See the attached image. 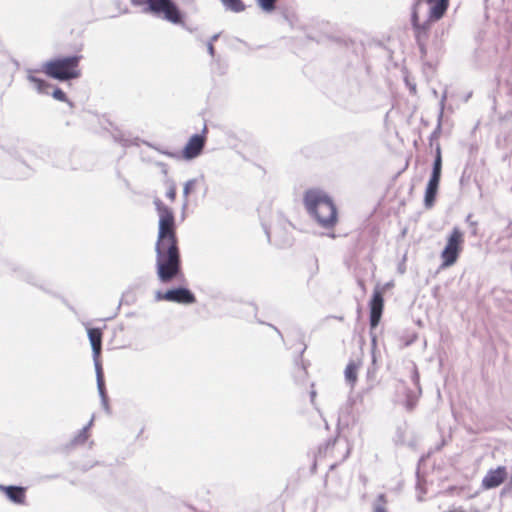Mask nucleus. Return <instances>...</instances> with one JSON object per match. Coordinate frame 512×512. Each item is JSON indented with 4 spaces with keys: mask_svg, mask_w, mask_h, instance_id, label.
I'll use <instances>...</instances> for the list:
<instances>
[{
    "mask_svg": "<svg viewBox=\"0 0 512 512\" xmlns=\"http://www.w3.org/2000/svg\"><path fill=\"white\" fill-rule=\"evenodd\" d=\"M153 204L159 216L155 244L156 274L161 283L167 284L183 276L175 215L159 198H155Z\"/></svg>",
    "mask_w": 512,
    "mask_h": 512,
    "instance_id": "1",
    "label": "nucleus"
},
{
    "mask_svg": "<svg viewBox=\"0 0 512 512\" xmlns=\"http://www.w3.org/2000/svg\"><path fill=\"white\" fill-rule=\"evenodd\" d=\"M304 204L309 214L326 229L333 228L338 220V212L330 196L318 189L307 190Z\"/></svg>",
    "mask_w": 512,
    "mask_h": 512,
    "instance_id": "2",
    "label": "nucleus"
},
{
    "mask_svg": "<svg viewBox=\"0 0 512 512\" xmlns=\"http://www.w3.org/2000/svg\"><path fill=\"white\" fill-rule=\"evenodd\" d=\"M81 58V55L57 57L45 62L42 71L52 79L62 82L70 81L79 78L81 75L79 70Z\"/></svg>",
    "mask_w": 512,
    "mask_h": 512,
    "instance_id": "3",
    "label": "nucleus"
},
{
    "mask_svg": "<svg viewBox=\"0 0 512 512\" xmlns=\"http://www.w3.org/2000/svg\"><path fill=\"white\" fill-rule=\"evenodd\" d=\"M134 6H142L145 13L161 17L174 25L184 23V13L174 0H130Z\"/></svg>",
    "mask_w": 512,
    "mask_h": 512,
    "instance_id": "4",
    "label": "nucleus"
},
{
    "mask_svg": "<svg viewBox=\"0 0 512 512\" xmlns=\"http://www.w3.org/2000/svg\"><path fill=\"white\" fill-rule=\"evenodd\" d=\"M442 174V155L440 145L437 144L435 150V157L432 164V171L425 188L424 193V206L430 209L434 206L436 197L439 190L440 180Z\"/></svg>",
    "mask_w": 512,
    "mask_h": 512,
    "instance_id": "5",
    "label": "nucleus"
},
{
    "mask_svg": "<svg viewBox=\"0 0 512 512\" xmlns=\"http://www.w3.org/2000/svg\"><path fill=\"white\" fill-rule=\"evenodd\" d=\"M462 242V231L457 227L453 228L441 253L442 267H450L456 263L461 251Z\"/></svg>",
    "mask_w": 512,
    "mask_h": 512,
    "instance_id": "6",
    "label": "nucleus"
},
{
    "mask_svg": "<svg viewBox=\"0 0 512 512\" xmlns=\"http://www.w3.org/2000/svg\"><path fill=\"white\" fill-rule=\"evenodd\" d=\"M208 129L204 125L202 132L192 135L182 150V157L185 160H192L200 156L206 144V133Z\"/></svg>",
    "mask_w": 512,
    "mask_h": 512,
    "instance_id": "7",
    "label": "nucleus"
},
{
    "mask_svg": "<svg viewBox=\"0 0 512 512\" xmlns=\"http://www.w3.org/2000/svg\"><path fill=\"white\" fill-rule=\"evenodd\" d=\"M384 308V298L382 292L376 288L369 301V324L371 329H375L382 317Z\"/></svg>",
    "mask_w": 512,
    "mask_h": 512,
    "instance_id": "8",
    "label": "nucleus"
},
{
    "mask_svg": "<svg viewBox=\"0 0 512 512\" xmlns=\"http://www.w3.org/2000/svg\"><path fill=\"white\" fill-rule=\"evenodd\" d=\"M166 301L178 304H194L196 297L187 287L179 286L165 291Z\"/></svg>",
    "mask_w": 512,
    "mask_h": 512,
    "instance_id": "9",
    "label": "nucleus"
},
{
    "mask_svg": "<svg viewBox=\"0 0 512 512\" xmlns=\"http://www.w3.org/2000/svg\"><path fill=\"white\" fill-rule=\"evenodd\" d=\"M12 270L17 279L23 280L30 285L36 286L48 292V289L45 287V281L42 280L41 277L32 269L23 265H17L13 267Z\"/></svg>",
    "mask_w": 512,
    "mask_h": 512,
    "instance_id": "10",
    "label": "nucleus"
},
{
    "mask_svg": "<svg viewBox=\"0 0 512 512\" xmlns=\"http://www.w3.org/2000/svg\"><path fill=\"white\" fill-rule=\"evenodd\" d=\"M508 473L505 466H498L495 469H490L482 479V488L491 490L499 487L507 479Z\"/></svg>",
    "mask_w": 512,
    "mask_h": 512,
    "instance_id": "11",
    "label": "nucleus"
},
{
    "mask_svg": "<svg viewBox=\"0 0 512 512\" xmlns=\"http://www.w3.org/2000/svg\"><path fill=\"white\" fill-rule=\"evenodd\" d=\"M87 334L92 348L95 372L103 371L99 359L102 350V331L99 328H88Z\"/></svg>",
    "mask_w": 512,
    "mask_h": 512,
    "instance_id": "12",
    "label": "nucleus"
},
{
    "mask_svg": "<svg viewBox=\"0 0 512 512\" xmlns=\"http://www.w3.org/2000/svg\"><path fill=\"white\" fill-rule=\"evenodd\" d=\"M0 491L4 492L6 497L15 504H24L26 498V488L22 486L0 484Z\"/></svg>",
    "mask_w": 512,
    "mask_h": 512,
    "instance_id": "13",
    "label": "nucleus"
},
{
    "mask_svg": "<svg viewBox=\"0 0 512 512\" xmlns=\"http://www.w3.org/2000/svg\"><path fill=\"white\" fill-rule=\"evenodd\" d=\"M430 4L429 18L437 21L441 19L449 5V0H426Z\"/></svg>",
    "mask_w": 512,
    "mask_h": 512,
    "instance_id": "14",
    "label": "nucleus"
},
{
    "mask_svg": "<svg viewBox=\"0 0 512 512\" xmlns=\"http://www.w3.org/2000/svg\"><path fill=\"white\" fill-rule=\"evenodd\" d=\"M96 381H97L98 393H99V396L101 398L102 407L104 408V410L107 413H109L110 412V407H109V403H108V395H107V392H106L103 371H97L96 372Z\"/></svg>",
    "mask_w": 512,
    "mask_h": 512,
    "instance_id": "15",
    "label": "nucleus"
},
{
    "mask_svg": "<svg viewBox=\"0 0 512 512\" xmlns=\"http://www.w3.org/2000/svg\"><path fill=\"white\" fill-rule=\"evenodd\" d=\"M27 79L34 84L35 89L40 94H49V89L52 85L44 79L34 76L31 71L27 75Z\"/></svg>",
    "mask_w": 512,
    "mask_h": 512,
    "instance_id": "16",
    "label": "nucleus"
},
{
    "mask_svg": "<svg viewBox=\"0 0 512 512\" xmlns=\"http://www.w3.org/2000/svg\"><path fill=\"white\" fill-rule=\"evenodd\" d=\"M446 99H447V91H444V93L442 94L441 100H440V111H439V115H438V123H437L435 130L431 133V135L429 137L431 145H432V142L434 140L438 139L440 136L441 121H442V116H443V112H444V106H445Z\"/></svg>",
    "mask_w": 512,
    "mask_h": 512,
    "instance_id": "17",
    "label": "nucleus"
},
{
    "mask_svg": "<svg viewBox=\"0 0 512 512\" xmlns=\"http://www.w3.org/2000/svg\"><path fill=\"white\" fill-rule=\"evenodd\" d=\"M358 364L355 361H350L344 371L345 380L351 386L354 387L357 381Z\"/></svg>",
    "mask_w": 512,
    "mask_h": 512,
    "instance_id": "18",
    "label": "nucleus"
},
{
    "mask_svg": "<svg viewBox=\"0 0 512 512\" xmlns=\"http://www.w3.org/2000/svg\"><path fill=\"white\" fill-rule=\"evenodd\" d=\"M197 179L193 178L185 182L183 187V204H182V211L184 212L185 209L188 207V197L192 190L194 189L195 185L197 184Z\"/></svg>",
    "mask_w": 512,
    "mask_h": 512,
    "instance_id": "19",
    "label": "nucleus"
},
{
    "mask_svg": "<svg viewBox=\"0 0 512 512\" xmlns=\"http://www.w3.org/2000/svg\"><path fill=\"white\" fill-rule=\"evenodd\" d=\"M221 2L226 9L235 13H239L245 10V5L242 0H221Z\"/></svg>",
    "mask_w": 512,
    "mask_h": 512,
    "instance_id": "20",
    "label": "nucleus"
},
{
    "mask_svg": "<svg viewBox=\"0 0 512 512\" xmlns=\"http://www.w3.org/2000/svg\"><path fill=\"white\" fill-rule=\"evenodd\" d=\"M415 32V39H426L428 30L430 29V21L427 20L423 23H419L417 26L413 27Z\"/></svg>",
    "mask_w": 512,
    "mask_h": 512,
    "instance_id": "21",
    "label": "nucleus"
},
{
    "mask_svg": "<svg viewBox=\"0 0 512 512\" xmlns=\"http://www.w3.org/2000/svg\"><path fill=\"white\" fill-rule=\"evenodd\" d=\"M279 0H256L257 5L262 11L271 13L276 9L277 2Z\"/></svg>",
    "mask_w": 512,
    "mask_h": 512,
    "instance_id": "22",
    "label": "nucleus"
},
{
    "mask_svg": "<svg viewBox=\"0 0 512 512\" xmlns=\"http://www.w3.org/2000/svg\"><path fill=\"white\" fill-rule=\"evenodd\" d=\"M89 438V433L86 432V429H81L78 431V433L73 437L71 440L72 446L82 445L84 444Z\"/></svg>",
    "mask_w": 512,
    "mask_h": 512,
    "instance_id": "23",
    "label": "nucleus"
},
{
    "mask_svg": "<svg viewBox=\"0 0 512 512\" xmlns=\"http://www.w3.org/2000/svg\"><path fill=\"white\" fill-rule=\"evenodd\" d=\"M52 97L58 101L67 102L71 107L73 106V103L68 100L66 93L61 88H54Z\"/></svg>",
    "mask_w": 512,
    "mask_h": 512,
    "instance_id": "24",
    "label": "nucleus"
},
{
    "mask_svg": "<svg viewBox=\"0 0 512 512\" xmlns=\"http://www.w3.org/2000/svg\"><path fill=\"white\" fill-rule=\"evenodd\" d=\"M367 380L370 382L369 387L372 388L374 386L376 380V367H375V359H373L371 365L367 368Z\"/></svg>",
    "mask_w": 512,
    "mask_h": 512,
    "instance_id": "25",
    "label": "nucleus"
},
{
    "mask_svg": "<svg viewBox=\"0 0 512 512\" xmlns=\"http://www.w3.org/2000/svg\"><path fill=\"white\" fill-rule=\"evenodd\" d=\"M407 399H406V408L408 410H412L416 404V399L413 395V392L411 390H409L407 392V395H406Z\"/></svg>",
    "mask_w": 512,
    "mask_h": 512,
    "instance_id": "26",
    "label": "nucleus"
},
{
    "mask_svg": "<svg viewBox=\"0 0 512 512\" xmlns=\"http://www.w3.org/2000/svg\"><path fill=\"white\" fill-rule=\"evenodd\" d=\"M418 4H419V2L415 3L413 5V8H412V13H411V24H412V27L417 26L420 23L419 22L418 12H417Z\"/></svg>",
    "mask_w": 512,
    "mask_h": 512,
    "instance_id": "27",
    "label": "nucleus"
},
{
    "mask_svg": "<svg viewBox=\"0 0 512 512\" xmlns=\"http://www.w3.org/2000/svg\"><path fill=\"white\" fill-rule=\"evenodd\" d=\"M466 223L469 225V227L471 228V234L472 235H477V221H474L472 219V214H469L467 217H466Z\"/></svg>",
    "mask_w": 512,
    "mask_h": 512,
    "instance_id": "28",
    "label": "nucleus"
},
{
    "mask_svg": "<svg viewBox=\"0 0 512 512\" xmlns=\"http://www.w3.org/2000/svg\"><path fill=\"white\" fill-rule=\"evenodd\" d=\"M166 197L169 198L171 201H174L176 198V187L174 184H172L169 189L166 192Z\"/></svg>",
    "mask_w": 512,
    "mask_h": 512,
    "instance_id": "29",
    "label": "nucleus"
},
{
    "mask_svg": "<svg viewBox=\"0 0 512 512\" xmlns=\"http://www.w3.org/2000/svg\"><path fill=\"white\" fill-rule=\"evenodd\" d=\"M416 42H417V45L419 47L421 56L422 57L425 56L426 53H427L426 45H425V39H419V40H416Z\"/></svg>",
    "mask_w": 512,
    "mask_h": 512,
    "instance_id": "30",
    "label": "nucleus"
},
{
    "mask_svg": "<svg viewBox=\"0 0 512 512\" xmlns=\"http://www.w3.org/2000/svg\"><path fill=\"white\" fill-rule=\"evenodd\" d=\"M405 83L408 86V88L410 90V93L411 94H416V91H417L416 90V84L415 83H411L407 77L405 78Z\"/></svg>",
    "mask_w": 512,
    "mask_h": 512,
    "instance_id": "31",
    "label": "nucleus"
},
{
    "mask_svg": "<svg viewBox=\"0 0 512 512\" xmlns=\"http://www.w3.org/2000/svg\"><path fill=\"white\" fill-rule=\"evenodd\" d=\"M207 51L211 57L215 56V48L211 41L207 42Z\"/></svg>",
    "mask_w": 512,
    "mask_h": 512,
    "instance_id": "32",
    "label": "nucleus"
},
{
    "mask_svg": "<svg viewBox=\"0 0 512 512\" xmlns=\"http://www.w3.org/2000/svg\"><path fill=\"white\" fill-rule=\"evenodd\" d=\"M155 299H156L157 301H161V300H165V301H166L165 292L157 291V292L155 293Z\"/></svg>",
    "mask_w": 512,
    "mask_h": 512,
    "instance_id": "33",
    "label": "nucleus"
},
{
    "mask_svg": "<svg viewBox=\"0 0 512 512\" xmlns=\"http://www.w3.org/2000/svg\"><path fill=\"white\" fill-rule=\"evenodd\" d=\"M510 489H512V488L510 487V483H509L507 486L502 488V490L500 492V496L503 497L504 495H506L510 491Z\"/></svg>",
    "mask_w": 512,
    "mask_h": 512,
    "instance_id": "34",
    "label": "nucleus"
},
{
    "mask_svg": "<svg viewBox=\"0 0 512 512\" xmlns=\"http://www.w3.org/2000/svg\"><path fill=\"white\" fill-rule=\"evenodd\" d=\"M93 422H94V417H92L91 420L82 429H86V432L89 433V430L93 425Z\"/></svg>",
    "mask_w": 512,
    "mask_h": 512,
    "instance_id": "35",
    "label": "nucleus"
},
{
    "mask_svg": "<svg viewBox=\"0 0 512 512\" xmlns=\"http://www.w3.org/2000/svg\"><path fill=\"white\" fill-rule=\"evenodd\" d=\"M156 149H157L160 153H162V154H164V155H166V156H168V157H175V156H176V155H175L174 153H172V152H169V151H166V150H161V149H158V148H156Z\"/></svg>",
    "mask_w": 512,
    "mask_h": 512,
    "instance_id": "36",
    "label": "nucleus"
},
{
    "mask_svg": "<svg viewBox=\"0 0 512 512\" xmlns=\"http://www.w3.org/2000/svg\"><path fill=\"white\" fill-rule=\"evenodd\" d=\"M374 512H387V510L385 507L378 505L374 508Z\"/></svg>",
    "mask_w": 512,
    "mask_h": 512,
    "instance_id": "37",
    "label": "nucleus"
},
{
    "mask_svg": "<svg viewBox=\"0 0 512 512\" xmlns=\"http://www.w3.org/2000/svg\"><path fill=\"white\" fill-rule=\"evenodd\" d=\"M268 325H269L271 328H273V329L278 333V335H279L281 338H283L282 333L279 331V329H278L277 327H275V326H274V325H272V324H268Z\"/></svg>",
    "mask_w": 512,
    "mask_h": 512,
    "instance_id": "38",
    "label": "nucleus"
},
{
    "mask_svg": "<svg viewBox=\"0 0 512 512\" xmlns=\"http://www.w3.org/2000/svg\"><path fill=\"white\" fill-rule=\"evenodd\" d=\"M219 38V34H214L209 41H211V43L213 44L214 41L218 40Z\"/></svg>",
    "mask_w": 512,
    "mask_h": 512,
    "instance_id": "39",
    "label": "nucleus"
},
{
    "mask_svg": "<svg viewBox=\"0 0 512 512\" xmlns=\"http://www.w3.org/2000/svg\"><path fill=\"white\" fill-rule=\"evenodd\" d=\"M336 442V439H333V440H329L328 441V445H334Z\"/></svg>",
    "mask_w": 512,
    "mask_h": 512,
    "instance_id": "40",
    "label": "nucleus"
},
{
    "mask_svg": "<svg viewBox=\"0 0 512 512\" xmlns=\"http://www.w3.org/2000/svg\"><path fill=\"white\" fill-rule=\"evenodd\" d=\"M310 396H311V399L313 400V399H314V397L316 396V392H315V391H312V392L310 393Z\"/></svg>",
    "mask_w": 512,
    "mask_h": 512,
    "instance_id": "41",
    "label": "nucleus"
},
{
    "mask_svg": "<svg viewBox=\"0 0 512 512\" xmlns=\"http://www.w3.org/2000/svg\"><path fill=\"white\" fill-rule=\"evenodd\" d=\"M414 380H415L416 382L418 381V374H417V372H415V374H414Z\"/></svg>",
    "mask_w": 512,
    "mask_h": 512,
    "instance_id": "42",
    "label": "nucleus"
},
{
    "mask_svg": "<svg viewBox=\"0 0 512 512\" xmlns=\"http://www.w3.org/2000/svg\"><path fill=\"white\" fill-rule=\"evenodd\" d=\"M305 350H306V346L303 347V349L300 352V355H302Z\"/></svg>",
    "mask_w": 512,
    "mask_h": 512,
    "instance_id": "43",
    "label": "nucleus"
},
{
    "mask_svg": "<svg viewBox=\"0 0 512 512\" xmlns=\"http://www.w3.org/2000/svg\"><path fill=\"white\" fill-rule=\"evenodd\" d=\"M358 283H359V285H360V286H362V287H363V285H364V284H363V281L359 280V281H358Z\"/></svg>",
    "mask_w": 512,
    "mask_h": 512,
    "instance_id": "44",
    "label": "nucleus"
},
{
    "mask_svg": "<svg viewBox=\"0 0 512 512\" xmlns=\"http://www.w3.org/2000/svg\"><path fill=\"white\" fill-rule=\"evenodd\" d=\"M265 233H266L267 237L269 238L270 236H269V232L267 229H265Z\"/></svg>",
    "mask_w": 512,
    "mask_h": 512,
    "instance_id": "45",
    "label": "nucleus"
},
{
    "mask_svg": "<svg viewBox=\"0 0 512 512\" xmlns=\"http://www.w3.org/2000/svg\"><path fill=\"white\" fill-rule=\"evenodd\" d=\"M56 476H46V478L48 479H51V478H55Z\"/></svg>",
    "mask_w": 512,
    "mask_h": 512,
    "instance_id": "46",
    "label": "nucleus"
}]
</instances>
